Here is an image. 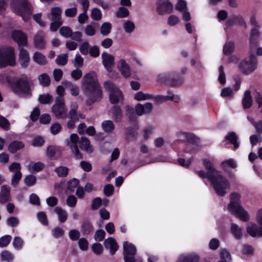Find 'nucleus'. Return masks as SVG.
<instances>
[{"mask_svg":"<svg viewBox=\"0 0 262 262\" xmlns=\"http://www.w3.org/2000/svg\"><path fill=\"white\" fill-rule=\"evenodd\" d=\"M204 166L206 172L203 170L198 171V176L202 178L207 179L211 183L215 193L220 196H224L226 194V189L228 186V181L224 177L221 172L213 167L211 161L208 159L203 160Z\"/></svg>","mask_w":262,"mask_h":262,"instance_id":"1","label":"nucleus"},{"mask_svg":"<svg viewBox=\"0 0 262 262\" xmlns=\"http://www.w3.org/2000/svg\"><path fill=\"white\" fill-rule=\"evenodd\" d=\"M82 85L84 93L88 97L85 101L88 106L101 101L103 97L102 91L94 72L84 75Z\"/></svg>","mask_w":262,"mask_h":262,"instance_id":"2","label":"nucleus"},{"mask_svg":"<svg viewBox=\"0 0 262 262\" xmlns=\"http://www.w3.org/2000/svg\"><path fill=\"white\" fill-rule=\"evenodd\" d=\"M241 194L233 192L230 193V213L243 222L250 219L248 212L241 205Z\"/></svg>","mask_w":262,"mask_h":262,"instance_id":"3","label":"nucleus"},{"mask_svg":"<svg viewBox=\"0 0 262 262\" xmlns=\"http://www.w3.org/2000/svg\"><path fill=\"white\" fill-rule=\"evenodd\" d=\"M12 11L27 21L31 18L33 7L28 0H12L10 3Z\"/></svg>","mask_w":262,"mask_h":262,"instance_id":"4","label":"nucleus"},{"mask_svg":"<svg viewBox=\"0 0 262 262\" xmlns=\"http://www.w3.org/2000/svg\"><path fill=\"white\" fill-rule=\"evenodd\" d=\"M33 81L30 78L26 75L22 77L17 78L12 83L11 89L13 93L18 96L28 95L31 92V86Z\"/></svg>","mask_w":262,"mask_h":262,"instance_id":"5","label":"nucleus"},{"mask_svg":"<svg viewBox=\"0 0 262 262\" xmlns=\"http://www.w3.org/2000/svg\"><path fill=\"white\" fill-rule=\"evenodd\" d=\"M158 81L165 85L179 87L183 83L184 78L178 72H170L159 74Z\"/></svg>","mask_w":262,"mask_h":262,"instance_id":"6","label":"nucleus"},{"mask_svg":"<svg viewBox=\"0 0 262 262\" xmlns=\"http://www.w3.org/2000/svg\"><path fill=\"white\" fill-rule=\"evenodd\" d=\"M14 49L12 47H0V69L15 65Z\"/></svg>","mask_w":262,"mask_h":262,"instance_id":"7","label":"nucleus"},{"mask_svg":"<svg viewBox=\"0 0 262 262\" xmlns=\"http://www.w3.org/2000/svg\"><path fill=\"white\" fill-rule=\"evenodd\" d=\"M105 90L109 93L108 99L112 104H116L119 102L123 103L124 95L122 91L113 82L110 80L104 83Z\"/></svg>","mask_w":262,"mask_h":262,"instance_id":"8","label":"nucleus"},{"mask_svg":"<svg viewBox=\"0 0 262 262\" xmlns=\"http://www.w3.org/2000/svg\"><path fill=\"white\" fill-rule=\"evenodd\" d=\"M257 59L253 54H251L248 58L242 61L239 65L241 71L245 75L252 73L256 68Z\"/></svg>","mask_w":262,"mask_h":262,"instance_id":"9","label":"nucleus"},{"mask_svg":"<svg viewBox=\"0 0 262 262\" xmlns=\"http://www.w3.org/2000/svg\"><path fill=\"white\" fill-rule=\"evenodd\" d=\"M52 110L58 119L64 118L67 117V112L63 98L56 97L55 103L52 107Z\"/></svg>","mask_w":262,"mask_h":262,"instance_id":"10","label":"nucleus"},{"mask_svg":"<svg viewBox=\"0 0 262 262\" xmlns=\"http://www.w3.org/2000/svg\"><path fill=\"white\" fill-rule=\"evenodd\" d=\"M123 255L124 262H132L137 253V248L132 243L125 241L123 244Z\"/></svg>","mask_w":262,"mask_h":262,"instance_id":"11","label":"nucleus"},{"mask_svg":"<svg viewBox=\"0 0 262 262\" xmlns=\"http://www.w3.org/2000/svg\"><path fill=\"white\" fill-rule=\"evenodd\" d=\"M157 5V11L160 15L172 12L173 6L169 0H158Z\"/></svg>","mask_w":262,"mask_h":262,"instance_id":"12","label":"nucleus"},{"mask_svg":"<svg viewBox=\"0 0 262 262\" xmlns=\"http://www.w3.org/2000/svg\"><path fill=\"white\" fill-rule=\"evenodd\" d=\"M12 39L15 41L18 46H26L28 44L27 35L21 30H15L11 34Z\"/></svg>","mask_w":262,"mask_h":262,"instance_id":"13","label":"nucleus"},{"mask_svg":"<svg viewBox=\"0 0 262 262\" xmlns=\"http://www.w3.org/2000/svg\"><path fill=\"white\" fill-rule=\"evenodd\" d=\"M46 46L45 33L41 30L38 31L34 37V46L38 50H43Z\"/></svg>","mask_w":262,"mask_h":262,"instance_id":"14","label":"nucleus"},{"mask_svg":"<svg viewBox=\"0 0 262 262\" xmlns=\"http://www.w3.org/2000/svg\"><path fill=\"white\" fill-rule=\"evenodd\" d=\"M101 57L104 67L107 71L111 72L115 63V57L106 52L102 54Z\"/></svg>","mask_w":262,"mask_h":262,"instance_id":"15","label":"nucleus"},{"mask_svg":"<svg viewBox=\"0 0 262 262\" xmlns=\"http://www.w3.org/2000/svg\"><path fill=\"white\" fill-rule=\"evenodd\" d=\"M103 244L106 249L110 250V253L111 255H114L119 248L116 240L112 237L105 239Z\"/></svg>","mask_w":262,"mask_h":262,"instance_id":"16","label":"nucleus"},{"mask_svg":"<svg viewBox=\"0 0 262 262\" xmlns=\"http://www.w3.org/2000/svg\"><path fill=\"white\" fill-rule=\"evenodd\" d=\"M247 233L252 237H262V227L251 223L246 227Z\"/></svg>","mask_w":262,"mask_h":262,"instance_id":"17","label":"nucleus"},{"mask_svg":"<svg viewBox=\"0 0 262 262\" xmlns=\"http://www.w3.org/2000/svg\"><path fill=\"white\" fill-rule=\"evenodd\" d=\"M167 93L168 95H157L153 98H155V101L157 103H162L168 100L174 101L176 103L179 102L180 97L178 95H174L170 90L167 91Z\"/></svg>","mask_w":262,"mask_h":262,"instance_id":"18","label":"nucleus"},{"mask_svg":"<svg viewBox=\"0 0 262 262\" xmlns=\"http://www.w3.org/2000/svg\"><path fill=\"white\" fill-rule=\"evenodd\" d=\"M30 58L28 52L24 48L19 50L18 62L23 68H27L30 63Z\"/></svg>","mask_w":262,"mask_h":262,"instance_id":"19","label":"nucleus"},{"mask_svg":"<svg viewBox=\"0 0 262 262\" xmlns=\"http://www.w3.org/2000/svg\"><path fill=\"white\" fill-rule=\"evenodd\" d=\"M259 29H251L249 34V44L250 46L252 47H255L257 46L260 36V32Z\"/></svg>","mask_w":262,"mask_h":262,"instance_id":"20","label":"nucleus"},{"mask_svg":"<svg viewBox=\"0 0 262 262\" xmlns=\"http://www.w3.org/2000/svg\"><path fill=\"white\" fill-rule=\"evenodd\" d=\"M62 154L60 148L55 145H49L47 147L46 150V155L50 159H57V157L54 158L56 155L58 157L60 156Z\"/></svg>","mask_w":262,"mask_h":262,"instance_id":"21","label":"nucleus"},{"mask_svg":"<svg viewBox=\"0 0 262 262\" xmlns=\"http://www.w3.org/2000/svg\"><path fill=\"white\" fill-rule=\"evenodd\" d=\"M80 148L88 154L93 152V146L91 145L90 140L85 137H81L79 143Z\"/></svg>","mask_w":262,"mask_h":262,"instance_id":"22","label":"nucleus"},{"mask_svg":"<svg viewBox=\"0 0 262 262\" xmlns=\"http://www.w3.org/2000/svg\"><path fill=\"white\" fill-rule=\"evenodd\" d=\"M62 9L59 7H54L51 9L50 12L47 14L50 20H62L61 18Z\"/></svg>","mask_w":262,"mask_h":262,"instance_id":"23","label":"nucleus"},{"mask_svg":"<svg viewBox=\"0 0 262 262\" xmlns=\"http://www.w3.org/2000/svg\"><path fill=\"white\" fill-rule=\"evenodd\" d=\"M24 147L25 144L23 142L18 140H13L9 144L8 150L11 154H14Z\"/></svg>","mask_w":262,"mask_h":262,"instance_id":"24","label":"nucleus"},{"mask_svg":"<svg viewBox=\"0 0 262 262\" xmlns=\"http://www.w3.org/2000/svg\"><path fill=\"white\" fill-rule=\"evenodd\" d=\"M119 70L121 75L125 78L130 76V69L129 66L126 63L124 59H121L119 61Z\"/></svg>","mask_w":262,"mask_h":262,"instance_id":"25","label":"nucleus"},{"mask_svg":"<svg viewBox=\"0 0 262 262\" xmlns=\"http://www.w3.org/2000/svg\"><path fill=\"white\" fill-rule=\"evenodd\" d=\"M94 230V227L89 220L82 221L80 231L83 235H88Z\"/></svg>","mask_w":262,"mask_h":262,"instance_id":"26","label":"nucleus"},{"mask_svg":"<svg viewBox=\"0 0 262 262\" xmlns=\"http://www.w3.org/2000/svg\"><path fill=\"white\" fill-rule=\"evenodd\" d=\"M180 137H183L188 143L193 145H197L200 142L199 138L192 133L183 132L180 134Z\"/></svg>","mask_w":262,"mask_h":262,"instance_id":"27","label":"nucleus"},{"mask_svg":"<svg viewBox=\"0 0 262 262\" xmlns=\"http://www.w3.org/2000/svg\"><path fill=\"white\" fill-rule=\"evenodd\" d=\"M200 257L195 254L181 255L176 262H198Z\"/></svg>","mask_w":262,"mask_h":262,"instance_id":"28","label":"nucleus"},{"mask_svg":"<svg viewBox=\"0 0 262 262\" xmlns=\"http://www.w3.org/2000/svg\"><path fill=\"white\" fill-rule=\"evenodd\" d=\"M111 111L113 114L114 121L117 123L121 122L123 117L121 107L118 105H114L112 107Z\"/></svg>","mask_w":262,"mask_h":262,"instance_id":"29","label":"nucleus"},{"mask_svg":"<svg viewBox=\"0 0 262 262\" xmlns=\"http://www.w3.org/2000/svg\"><path fill=\"white\" fill-rule=\"evenodd\" d=\"M252 101L253 100L251 95L250 91H246L242 100V104L243 108L244 109L249 108L252 105Z\"/></svg>","mask_w":262,"mask_h":262,"instance_id":"30","label":"nucleus"},{"mask_svg":"<svg viewBox=\"0 0 262 262\" xmlns=\"http://www.w3.org/2000/svg\"><path fill=\"white\" fill-rule=\"evenodd\" d=\"M232 25H238L243 26L245 28L247 27L246 23L241 15H230V26Z\"/></svg>","mask_w":262,"mask_h":262,"instance_id":"31","label":"nucleus"},{"mask_svg":"<svg viewBox=\"0 0 262 262\" xmlns=\"http://www.w3.org/2000/svg\"><path fill=\"white\" fill-rule=\"evenodd\" d=\"M230 232L236 239H240L243 236V230L235 224H230Z\"/></svg>","mask_w":262,"mask_h":262,"instance_id":"32","label":"nucleus"},{"mask_svg":"<svg viewBox=\"0 0 262 262\" xmlns=\"http://www.w3.org/2000/svg\"><path fill=\"white\" fill-rule=\"evenodd\" d=\"M33 59L35 62L41 66L45 65L48 62L46 56L37 51L34 53Z\"/></svg>","mask_w":262,"mask_h":262,"instance_id":"33","label":"nucleus"},{"mask_svg":"<svg viewBox=\"0 0 262 262\" xmlns=\"http://www.w3.org/2000/svg\"><path fill=\"white\" fill-rule=\"evenodd\" d=\"M102 128L105 133H111L115 129V126L112 121L107 120L103 121L101 124Z\"/></svg>","mask_w":262,"mask_h":262,"instance_id":"34","label":"nucleus"},{"mask_svg":"<svg viewBox=\"0 0 262 262\" xmlns=\"http://www.w3.org/2000/svg\"><path fill=\"white\" fill-rule=\"evenodd\" d=\"M136 113L134 109L129 106H126V115L128 121L133 123L137 122Z\"/></svg>","mask_w":262,"mask_h":262,"instance_id":"35","label":"nucleus"},{"mask_svg":"<svg viewBox=\"0 0 262 262\" xmlns=\"http://www.w3.org/2000/svg\"><path fill=\"white\" fill-rule=\"evenodd\" d=\"M54 171L56 173L58 177L64 178L68 175L69 169L66 166H59L55 168Z\"/></svg>","mask_w":262,"mask_h":262,"instance_id":"36","label":"nucleus"},{"mask_svg":"<svg viewBox=\"0 0 262 262\" xmlns=\"http://www.w3.org/2000/svg\"><path fill=\"white\" fill-rule=\"evenodd\" d=\"M38 100L42 104H50L53 101V96L49 93L40 95Z\"/></svg>","mask_w":262,"mask_h":262,"instance_id":"37","label":"nucleus"},{"mask_svg":"<svg viewBox=\"0 0 262 262\" xmlns=\"http://www.w3.org/2000/svg\"><path fill=\"white\" fill-rule=\"evenodd\" d=\"M38 79L40 84L45 87L49 86L51 83L50 77L47 73H43L40 75Z\"/></svg>","mask_w":262,"mask_h":262,"instance_id":"38","label":"nucleus"},{"mask_svg":"<svg viewBox=\"0 0 262 262\" xmlns=\"http://www.w3.org/2000/svg\"><path fill=\"white\" fill-rule=\"evenodd\" d=\"M55 211L58 214V220L61 223H64L66 221L68 216L67 213L61 207H56L55 208Z\"/></svg>","mask_w":262,"mask_h":262,"instance_id":"39","label":"nucleus"},{"mask_svg":"<svg viewBox=\"0 0 262 262\" xmlns=\"http://www.w3.org/2000/svg\"><path fill=\"white\" fill-rule=\"evenodd\" d=\"M10 188L6 185H3L2 187L1 194L0 195V201L1 202H6L8 201V198L10 193Z\"/></svg>","mask_w":262,"mask_h":262,"instance_id":"40","label":"nucleus"},{"mask_svg":"<svg viewBox=\"0 0 262 262\" xmlns=\"http://www.w3.org/2000/svg\"><path fill=\"white\" fill-rule=\"evenodd\" d=\"M230 144L233 145V150H236L239 146L238 137L234 132H230Z\"/></svg>","mask_w":262,"mask_h":262,"instance_id":"41","label":"nucleus"},{"mask_svg":"<svg viewBox=\"0 0 262 262\" xmlns=\"http://www.w3.org/2000/svg\"><path fill=\"white\" fill-rule=\"evenodd\" d=\"M153 95L149 94H144L142 91L137 92L134 96V99L138 101L144 100L153 98Z\"/></svg>","mask_w":262,"mask_h":262,"instance_id":"42","label":"nucleus"},{"mask_svg":"<svg viewBox=\"0 0 262 262\" xmlns=\"http://www.w3.org/2000/svg\"><path fill=\"white\" fill-rule=\"evenodd\" d=\"M59 33L63 37L68 38L72 36V30L69 27L67 26H62L59 29Z\"/></svg>","mask_w":262,"mask_h":262,"instance_id":"43","label":"nucleus"},{"mask_svg":"<svg viewBox=\"0 0 262 262\" xmlns=\"http://www.w3.org/2000/svg\"><path fill=\"white\" fill-rule=\"evenodd\" d=\"M79 184V180L76 178H73L68 182V189L71 192H73L75 188H78Z\"/></svg>","mask_w":262,"mask_h":262,"instance_id":"44","label":"nucleus"},{"mask_svg":"<svg viewBox=\"0 0 262 262\" xmlns=\"http://www.w3.org/2000/svg\"><path fill=\"white\" fill-rule=\"evenodd\" d=\"M129 12L127 8L124 7H120L118 9L116 13V16L118 18H125L129 15Z\"/></svg>","mask_w":262,"mask_h":262,"instance_id":"45","label":"nucleus"},{"mask_svg":"<svg viewBox=\"0 0 262 262\" xmlns=\"http://www.w3.org/2000/svg\"><path fill=\"white\" fill-rule=\"evenodd\" d=\"M68 61V55L62 54L58 55L56 59V63L59 66L66 65Z\"/></svg>","mask_w":262,"mask_h":262,"instance_id":"46","label":"nucleus"},{"mask_svg":"<svg viewBox=\"0 0 262 262\" xmlns=\"http://www.w3.org/2000/svg\"><path fill=\"white\" fill-rule=\"evenodd\" d=\"M102 205V200L100 197H96L94 198L92 201L91 205V209L92 210H96L99 208Z\"/></svg>","mask_w":262,"mask_h":262,"instance_id":"47","label":"nucleus"},{"mask_svg":"<svg viewBox=\"0 0 262 262\" xmlns=\"http://www.w3.org/2000/svg\"><path fill=\"white\" fill-rule=\"evenodd\" d=\"M138 127L129 126L125 128V134L128 137L136 138L137 136V130Z\"/></svg>","mask_w":262,"mask_h":262,"instance_id":"48","label":"nucleus"},{"mask_svg":"<svg viewBox=\"0 0 262 262\" xmlns=\"http://www.w3.org/2000/svg\"><path fill=\"white\" fill-rule=\"evenodd\" d=\"M111 29L112 25L111 24V23L105 22L102 24L101 27L100 32L102 35H107L111 32Z\"/></svg>","mask_w":262,"mask_h":262,"instance_id":"49","label":"nucleus"},{"mask_svg":"<svg viewBox=\"0 0 262 262\" xmlns=\"http://www.w3.org/2000/svg\"><path fill=\"white\" fill-rule=\"evenodd\" d=\"M91 16L94 20H99L102 18V13L100 9L97 8H93L92 10Z\"/></svg>","mask_w":262,"mask_h":262,"instance_id":"50","label":"nucleus"},{"mask_svg":"<svg viewBox=\"0 0 262 262\" xmlns=\"http://www.w3.org/2000/svg\"><path fill=\"white\" fill-rule=\"evenodd\" d=\"M175 9L180 12L187 10V3L184 0L178 1L175 5Z\"/></svg>","mask_w":262,"mask_h":262,"instance_id":"51","label":"nucleus"},{"mask_svg":"<svg viewBox=\"0 0 262 262\" xmlns=\"http://www.w3.org/2000/svg\"><path fill=\"white\" fill-rule=\"evenodd\" d=\"M93 252L96 255H100L102 253L103 248L102 245L99 243H95L92 246Z\"/></svg>","mask_w":262,"mask_h":262,"instance_id":"52","label":"nucleus"},{"mask_svg":"<svg viewBox=\"0 0 262 262\" xmlns=\"http://www.w3.org/2000/svg\"><path fill=\"white\" fill-rule=\"evenodd\" d=\"M10 123L9 120L5 117L0 116V127L5 130L10 129Z\"/></svg>","mask_w":262,"mask_h":262,"instance_id":"53","label":"nucleus"},{"mask_svg":"<svg viewBox=\"0 0 262 262\" xmlns=\"http://www.w3.org/2000/svg\"><path fill=\"white\" fill-rule=\"evenodd\" d=\"M12 237L9 235H4L0 238V247H7L10 243Z\"/></svg>","mask_w":262,"mask_h":262,"instance_id":"54","label":"nucleus"},{"mask_svg":"<svg viewBox=\"0 0 262 262\" xmlns=\"http://www.w3.org/2000/svg\"><path fill=\"white\" fill-rule=\"evenodd\" d=\"M24 182L28 186H32L36 183V178L35 176L29 174L25 177Z\"/></svg>","mask_w":262,"mask_h":262,"instance_id":"55","label":"nucleus"},{"mask_svg":"<svg viewBox=\"0 0 262 262\" xmlns=\"http://www.w3.org/2000/svg\"><path fill=\"white\" fill-rule=\"evenodd\" d=\"M53 21L50 24V29L52 32H55L63 24L62 20H52Z\"/></svg>","mask_w":262,"mask_h":262,"instance_id":"56","label":"nucleus"},{"mask_svg":"<svg viewBox=\"0 0 262 262\" xmlns=\"http://www.w3.org/2000/svg\"><path fill=\"white\" fill-rule=\"evenodd\" d=\"M114 191V187L112 184H108L104 186L103 192L106 196L109 197L111 196L113 194Z\"/></svg>","mask_w":262,"mask_h":262,"instance_id":"57","label":"nucleus"},{"mask_svg":"<svg viewBox=\"0 0 262 262\" xmlns=\"http://www.w3.org/2000/svg\"><path fill=\"white\" fill-rule=\"evenodd\" d=\"M193 159V157H190L187 161L184 158H179L178 162L179 164L184 167L188 168L190 165Z\"/></svg>","mask_w":262,"mask_h":262,"instance_id":"58","label":"nucleus"},{"mask_svg":"<svg viewBox=\"0 0 262 262\" xmlns=\"http://www.w3.org/2000/svg\"><path fill=\"white\" fill-rule=\"evenodd\" d=\"M45 143V140L43 137L38 136L35 137L33 140L32 145L35 147L42 146Z\"/></svg>","mask_w":262,"mask_h":262,"instance_id":"59","label":"nucleus"},{"mask_svg":"<svg viewBox=\"0 0 262 262\" xmlns=\"http://www.w3.org/2000/svg\"><path fill=\"white\" fill-rule=\"evenodd\" d=\"M135 28V24L130 20L126 21L123 25V28L127 33L132 32Z\"/></svg>","mask_w":262,"mask_h":262,"instance_id":"60","label":"nucleus"},{"mask_svg":"<svg viewBox=\"0 0 262 262\" xmlns=\"http://www.w3.org/2000/svg\"><path fill=\"white\" fill-rule=\"evenodd\" d=\"M105 232L103 230L98 229L95 232L94 238L96 241L101 242L105 238Z\"/></svg>","mask_w":262,"mask_h":262,"instance_id":"61","label":"nucleus"},{"mask_svg":"<svg viewBox=\"0 0 262 262\" xmlns=\"http://www.w3.org/2000/svg\"><path fill=\"white\" fill-rule=\"evenodd\" d=\"M1 259L3 260H6L8 262H10L13 259V255L8 251H3L1 254Z\"/></svg>","mask_w":262,"mask_h":262,"instance_id":"62","label":"nucleus"},{"mask_svg":"<svg viewBox=\"0 0 262 262\" xmlns=\"http://www.w3.org/2000/svg\"><path fill=\"white\" fill-rule=\"evenodd\" d=\"M219 75L218 77V80L220 83L222 85H224L226 83V79L225 74L224 71V67L223 66H221L219 69Z\"/></svg>","mask_w":262,"mask_h":262,"instance_id":"63","label":"nucleus"},{"mask_svg":"<svg viewBox=\"0 0 262 262\" xmlns=\"http://www.w3.org/2000/svg\"><path fill=\"white\" fill-rule=\"evenodd\" d=\"M66 202L68 206L74 207L76 205L77 199L74 195H70L67 197Z\"/></svg>","mask_w":262,"mask_h":262,"instance_id":"64","label":"nucleus"}]
</instances>
